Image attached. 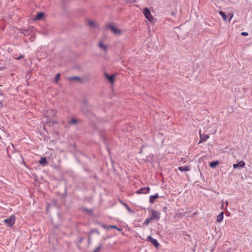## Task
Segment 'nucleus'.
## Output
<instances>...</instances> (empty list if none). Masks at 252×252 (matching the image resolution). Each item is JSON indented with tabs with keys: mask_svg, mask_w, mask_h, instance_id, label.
I'll list each match as a JSON object with an SVG mask.
<instances>
[{
	"mask_svg": "<svg viewBox=\"0 0 252 252\" xmlns=\"http://www.w3.org/2000/svg\"><path fill=\"white\" fill-rule=\"evenodd\" d=\"M57 111L55 110H49L44 113V115L49 120H51L53 118L56 116Z\"/></svg>",
	"mask_w": 252,
	"mask_h": 252,
	"instance_id": "f03ea898",
	"label": "nucleus"
},
{
	"mask_svg": "<svg viewBox=\"0 0 252 252\" xmlns=\"http://www.w3.org/2000/svg\"><path fill=\"white\" fill-rule=\"evenodd\" d=\"M223 219V213L221 212L217 217V220L218 222H221Z\"/></svg>",
	"mask_w": 252,
	"mask_h": 252,
	"instance_id": "2eb2a0df",
	"label": "nucleus"
},
{
	"mask_svg": "<svg viewBox=\"0 0 252 252\" xmlns=\"http://www.w3.org/2000/svg\"><path fill=\"white\" fill-rule=\"evenodd\" d=\"M99 47L101 50L106 52L108 49V46L103 44V41H100L98 43Z\"/></svg>",
	"mask_w": 252,
	"mask_h": 252,
	"instance_id": "f8f14e48",
	"label": "nucleus"
},
{
	"mask_svg": "<svg viewBox=\"0 0 252 252\" xmlns=\"http://www.w3.org/2000/svg\"><path fill=\"white\" fill-rule=\"evenodd\" d=\"M158 193H156L155 195H151L149 197V202L150 203L153 204L154 203L155 200L158 198Z\"/></svg>",
	"mask_w": 252,
	"mask_h": 252,
	"instance_id": "ddd939ff",
	"label": "nucleus"
},
{
	"mask_svg": "<svg viewBox=\"0 0 252 252\" xmlns=\"http://www.w3.org/2000/svg\"><path fill=\"white\" fill-rule=\"evenodd\" d=\"M106 28L110 29L114 34L116 35H120L123 33L120 29L111 24L107 25Z\"/></svg>",
	"mask_w": 252,
	"mask_h": 252,
	"instance_id": "f257e3e1",
	"label": "nucleus"
},
{
	"mask_svg": "<svg viewBox=\"0 0 252 252\" xmlns=\"http://www.w3.org/2000/svg\"><path fill=\"white\" fill-rule=\"evenodd\" d=\"M219 13L222 16L223 20L226 21L227 19V16L225 15L224 12L221 11L219 12Z\"/></svg>",
	"mask_w": 252,
	"mask_h": 252,
	"instance_id": "aec40b11",
	"label": "nucleus"
},
{
	"mask_svg": "<svg viewBox=\"0 0 252 252\" xmlns=\"http://www.w3.org/2000/svg\"><path fill=\"white\" fill-rule=\"evenodd\" d=\"M150 191V188L148 187L147 188H143L139 189L138 190L136 191L137 194H147Z\"/></svg>",
	"mask_w": 252,
	"mask_h": 252,
	"instance_id": "423d86ee",
	"label": "nucleus"
},
{
	"mask_svg": "<svg viewBox=\"0 0 252 252\" xmlns=\"http://www.w3.org/2000/svg\"><path fill=\"white\" fill-rule=\"evenodd\" d=\"M103 227L105 228V229H108L109 228V225H103Z\"/></svg>",
	"mask_w": 252,
	"mask_h": 252,
	"instance_id": "c756f323",
	"label": "nucleus"
},
{
	"mask_svg": "<svg viewBox=\"0 0 252 252\" xmlns=\"http://www.w3.org/2000/svg\"><path fill=\"white\" fill-rule=\"evenodd\" d=\"M228 15L230 16V19H229V22H230L231 20L232 19V18H233V14H231V13H229L228 14Z\"/></svg>",
	"mask_w": 252,
	"mask_h": 252,
	"instance_id": "bb28decb",
	"label": "nucleus"
},
{
	"mask_svg": "<svg viewBox=\"0 0 252 252\" xmlns=\"http://www.w3.org/2000/svg\"><path fill=\"white\" fill-rule=\"evenodd\" d=\"M178 169L180 171L182 172H186L190 170V168L188 166H180L178 167Z\"/></svg>",
	"mask_w": 252,
	"mask_h": 252,
	"instance_id": "4468645a",
	"label": "nucleus"
},
{
	"mask_svg": "<svg viewBox=\"0 0 252 252\" xmlns=\"http://www.w3.org/2000/svg\"><path fill=\"white\" fill-rule=\"evenodd\" d=\"M147 240L150 241L155 247L158 248V247L159 243L158 241L156 239L153 238L151 236H149L147 237Z\"/></svg>",
	"mask_w": 252,
	"mask_h": 252,
	"instance_id": "0eeeda50",
	"label": "nucleus"
},
{
	"mask_svg": "<svg viewBox=\"0 0 252 252\" xmlns=\"http://www.w3.org/2000/svg\"><path fill=\"white\" fill-rule=\"evenodd\" d=\"M105 77L106 78L108 79V80L111 83L113 84L114 82V78L116 77V75L113 74L111 75H109L107 73H105Z\"/></svg>",
	"mask_w": 252,
	"mask_h": 252,
	"instance_id": "9b49d317",
	"label": "nucleus"
},
{
	"mask_svg": "<svg viewBox=\"0 0 252 252\" xmlns=\"http://www.w3.org/2000/svg\"><path fill=\"white\" fill-rule=\"evenodd\" d=\"M109 227L111 228L116 229L117 230H118L119 231H121L122 230V229L118 228L116 225H109Z\"/></svg>",
	"mask_w": 252,
	"mask_h": 252,
	"instance_id": "4be33fe9",
	"label": "nucleus"
},
{
	"mask_svg": "<svg viewBox=\"0 0 252 252\" xmlns=\"http://www.w3.org/2000/svg\"><path fill=\"white\" fill-rule=\"evenodd\" d=\"M39 163L40 164H47V161L46 158L45 157H41L40 160L39 161Z\"/></svg>",
	"mask_w": 252,
	"mask_h": 252,
	"instance_id": "f3484780",
	"label": "nucleus"
},
{
	"mask_svg": "<svg viewBox=\"0 0 252 252\" xmlns=\"http://www.w3.org/2000/svg\"><path fill=\"white\" fill-rule=\"evenodd\" d=\"M24 58V56L23 55H20L19 57H17V58H15V59L16 60H19L21 58Z\"/></svg>",
	"mask_w": 252,
	"mask_h": 252,
	"instance_id": "cd10ccee",
	"label": "nucleus"
},
{
	"mask_svg": "<svg viewBox=\"0 0 252 252\" xmlns=\"http://www.w3.org/2000/svg\"><path fill=\"white\" fill-rule=\"evenodd\" d=\"M143 14L146 18L150 22H152L153 21V16L151 14V12L148 8H144L143 10Z\"/></svg>",
	"mask_w": 252,
	"mask_h": 252,
	"instance_id": "20e7f679",
	"label": "nucleus"
},
{
	"mask_svg": "<svg viewBox=\"0 0 252 252\" xmlns=\"http://www.w3.org/2000/svg\"><path fill=\"white\" fill-rule=\"evenodd\" d=\"M87 24L91 27L95 28L97 27V23L93 20H90V19H87L86 20Z\"/></svg>",
	"mask_w": 252,
	"mask_h": 252,
	"instance_id": "1a4fd4ad",
	"label": "nucleus"
},
{
	"mask_svg": "<svg viewBox=\"0 0 252 252\" xmlns=\"http://www.w3.org/2000/svg\"><path fill=\"white\" fill-rule=\"evenodd\" d=\"M69 79L71 81H73V80L79 81L80 80V78L78 77H70V78H69Z\"/></svg>",
	"mask_w": 252,
	"mask_h": 252,
	"instance_id": "5701e85b",
	"label": "nucleus"
},
{
	"mask_svg": "<svg viewBox=\"0 0 252 252\" xmlns=\"http://www.w3.org/2000/svg\"><path fill=\"white\" fill-rule=\"evenodd\" d=\"M246 164L244 161H240L237 164H233V167L234 168H241L245 167Z\"/></svg>",
	"mask_w": 252,
	"mask_h": 252,
	"instance_id": "9d476101",
	"label": "nucleus"
},
{
	"mask_svg": "<svg viewBox=\"0 0 252 252\" xmlns=\"http://www.w3.org/2000/svg\"><path fill=\"white\" fill-rule=\"evenodd\" d=\"M152 220V219L151 218H148V219H146L145 220V221H144L143 224L146 225H148L149 223H150L151 220Z\"/></svg>",
	"mask_w": 252,
	"mask_h": 252,
	"instance_id": "412c9836",
	"label": "nucleus"
},
{
	"mask_svg": "<svg viewBox=\"0 0 252 252\" xmlns=\"http://www.w3.org/2000/svg\"><path fill=\"white\" fill-rule=\"evenodd\" d=\"M100 247H97L94 251V252H98V251L100 250Z\"/></svg>",
	"mask_w": 252,
	"mask_h": 252,
	"instance_id": "c85d7f7f",
	"label": "nucleus"
},
{
	"mask_svg": "<svg viewBox=\"0 0 252 252\" xmlns=\"http://www.w3.org/2000/svg\"><path fill=\"white\" fill-rule=\"evenodd\" d=\"M241 34L243 36H247L249 34L248 32H242Z\"/></svg>",
	"mask_w": 252,
	"mask_h": 252,
	"instance_id": "a878e982",
	"label": "nucleus"
},
{
	"mask_svg": "<svg viewBox=\"0 0 252 252\" xmlns=\"http://www.w3.org/2000/svg\"><path fill=\"white\" fill-rule=\"evenodd\" d=\"M44 15V13L43 12L38 13L36 16L34 18V20H39L41 19Z\"/></svg>",
	"mask_w": 252,
	"mask_h": 252,
	"instance_id": "dca6fc26",
	"label": "nucleus"
},
{
	"mask_svg": "<svg viewBox=\"0 0 252 252\" xmlns=\"http://www.w3.org/2000/svg\"><path fill=\"white\" fill-rule=\"evenodd\" d=\"M122 204L126 209V210L129 213H133V211L129 207L128 205L126 203L122 202Z\"/></svg>",
	"mask_w": 252,
	"mask_h": 252,
	"instance_id": "a211bd4d",
	"label": "nucleus"
},
{
	"mask_svg": "<svg viewBox=\"0 0 252 252\" xmlns=\"http://www.w3.org/2000/svg\"><path fill=\"white\" fill-rule=\"evenodd\" d=\"M15 217L14 215H11L8 218L5 219L4 220V222L8 226H12L15 223Z\"/></svg>",
	"mask_w": 252,
	"mask_h": 252,
	"instance_id": "7ed1b4c3",
	"label": "nucleus"
},
{
	"mask_svg": "<svg viewBox=\"0 0 252 252\" xmlns=\"http://www.w3.org/2000/svg\"><path fill=\"white\" fill-rule=\"evenodd\" d=\"M199 134L200 136V140L198 143L199 144L207 141L209 138V135L204 133H201V130H199Z\"/></svg>",
	"mask_w": 252,
	"mask_h": 252,
	"instance_id": "39448f33",
	"label": "nucleus"
},
{
	"mask_svg": "<svg viewBox=\"0 0 252 252\" xmlns=\"http://www.w3.org/2000/svg\"><path fill=\"white\" fill-rule=\"evenodd\" d=\"M152 220L157 219L159 220L160 218V213L156 210L152 211V216L151 218Z\"/></svg>",
	"mask_w": 252,
	"mask_h": 252,
	"instance_id": "6e6552de",
	"label": "nucleus"
},
{
	"mask_svg": "<svg viewBox=\"0 0 252 252\" xmlns=\"http://www.w3.org/2000/svg\"><path fill=\"white\" fill-rule=\"evenodd\" d=\"M219 164L218 161H215L210 163L209 165L212 168H215Z\"/></svg>",
	"mask_w": 252,
	"mask_h": 252,
	"instance_id": "6ab92c4d",
	"label": "nucleus"
},
{
	"mask_svg": "<svg viewBox=\"0 0 252 252\" xmlns=\"http://www.w3.org/2000/svg\"><path fill=\"white\" fill-rule=\"evenodd\" d=\"M60 73H58L56 75V77H55V82H56V83L58 82V80L60 79Z\"/></svg>",
	"mask_w": 252,
	"mask_h": 252,
	"instance_id": "393cba45",
	"label": "nucleus"
},
{
	"mask_svg": "<svg viewBox=\"0 0 252 252\" xmlns=\"http://www.w3.org/2000/svg\"><path fill=\"white\" fill-rule=\"evenodd\" d=\"M76 123H77V121L75 119H71L70 122L69 123V124H75Z\"/></svg>",
	"mask_w": 252,
	"mask_h": 252,
	"instance_id": "b1692460",
	"label": "nucleus"
}]
</instances>
